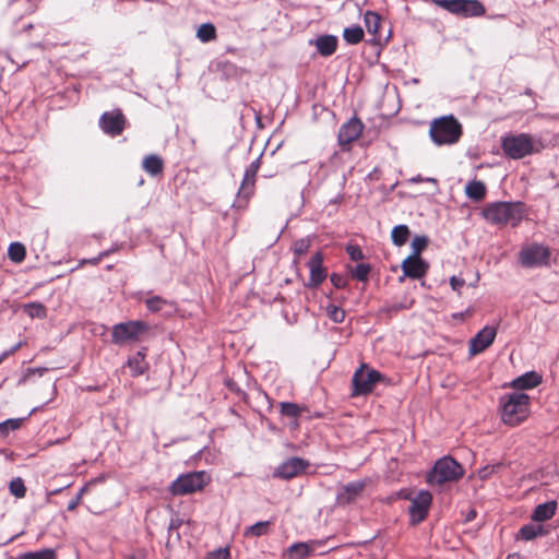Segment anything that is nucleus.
Listing matches in <instances>:
<instances>
[{
	"label": "nucleus",
	"instance_id": "obj_41",
	"mask_svg": "<svg viewBox=\"0 0 559 559\" xmlns=\"http://www.w3.org/2000/svg\"><path fill=\"white\" fill-rule=\"evenodd\" d=\"M328 317L335 323H342L345 320V311L344 309L330 305L326 307Z\"/></svg>",
	"mask_w": 559,
	"mask_h": 559
},
{
	"label": "nucleus",
	"instance_id": "obj_14",
	"mask_svg": "<svg viewBox=\"0 0 559 559\" xmlns=\"http://www.w3.org/2000/svg\"><path fill=\"white\" fill-rule=\"evenodd\" d=\"M309 466V462L300 457H290L283 462L274 471V477L281 479H292L302 474Z\"/></svg>",
	"mask_w": 559,
	"mask_h": 559
},
{
	"label": "nucleus",
	"instance_id": "obj_50",
	"mask_svg": "<svg viewBox=\"0 0 559 559\" xmlns=\"http://www.w3.org/2000/svg\"><path fill=\"white\" fill-rule=\"evenodd\" d=\"M464 284H465V281L463 278H459L456 276H452L450 278V285H451L452 289L455 292L460 293V290L464 286Z\"/></svg>",
	"mask_w": 559,
	"mask_h": 559
},
{
	"label": "nucleus",
	"instance_id": "obj_33",
	"mask_svg": "<svg viewBox=\"0 0 559 559\" xmlns=\"http://www.w3.org/2000/svg\"><path fill=\"white\" fill-rule=\"evenodd\" d=\"M26 255L25 246L21 242H12L8 249V257L14 263H21Z\"/></svg>",
	"mask_w": 559,
	"mask_h": 559
},
{
	"label": "nucleus",
	"instance_id": "obj_26",
	"mask_svg": "<svg viewBox=\"0 0 559 559\" xmlns=\"http://www.w3.org/2000/svg\"><path fill=\"white\" fill-rule=\"evenodd\" d=\"M364 22L367 28V32L372 36H380V28L382 19L380 14L374 11H367L364 14Z\"/></svg>",
	"mask_w": 559,
	"mask_h": 559
},
{
	"label": "nucleus",
	"instance_id": "obj_10",
	"mask_svg": "<svg viewBox=\"0 0 559 559\" xmlns=\"http://www.w3.org/2000/svg\"><path fill=\"white\" fill-rule=\"evenodd\" d=\"M550 249L544 245L534 242L521 249L520 262L525 267L546 266L550 260Z\"/></svg>",
	"mask_w": 559,
	"mask_h": 559
},
{
	"label": "nucleus",
	"instance_id": "obj_40",
	"mask_svg": "<svg viewBox=\"0 0 559 559\" xmlns=\"http://www.w3.org/2000/svg\"><path fill=\"white\" fill-rule=\"evenodd\" d=\"M9 490L16 498H23L25 497L26 493V487L24 485V481L20 477L14 478L10 481Z\"/></svg>",
	"mask_w": 559,
	"mask_h": 559
},
{
	"label": "nucleus",
	"instance_id": "obj_36",
	"mask_svg": "<svg viewBox=\"0 0 559 559\" xmlns=\"http://www.w3.org/2000/svg\"><path fill=\"white\" fill-rule=\"evenodd\" d=\"M197 36L203 43L211 41L216 38V28L211 23L202 24L198 28Z\"/></svg>",
	"mask_w": 559,
	"mask_h": 559
},
{
	"label": "nucleus",
	"instance_id": "obj_7",
	"mask_svg": "<svg viewBox=\"0 0 559 559\" xmlns=\"http://www.w3.org/2000/svg\"><path fill=\"white\" fill-rule=\"evenodd\" d=\"M148 330L150 325L142 320L121 322L112 326L111 342L116 345L136 343L142 341Z\"/></svg>",
	"mask_w": 559,
	"mask_h": 559
},
{
	"label": "nucleus",
	"instance_id": "obj_17",
	"mask_svg": "<svg viewBox=\"0 0 559 559\" xmlns=\"http://www.w3.org/2000/svg\"><path fill=\"white\" fill-rule=\"evenodd\" d=\"M401 267L404 276L413 280H419L427 274L429 264L420 257L408 255L403 260Z\"/></svg>",
	"mask_w": 559,
	"mask_h": 559
},
{
	"label": "nucleus",
	"instance_id": "obj_52",
	"mask_svg": "<svg viewBox=\"0 0 559 559\" xmlns=\"http://www.w3.org/2000/svg\"><path fill=\"white\" fill-rule=\"evenodd\" d=\"M477 515V512L476 510L472 509L468 511V513L466 514V518H465V522H471L473 521Z\"/></svg>",
	"mask_w": 559,
	"mask_h": 559
},
{
	"label": "nucleus",
	"instance_id": "obj_37",
	"mask_svg": "<svg viewBox=\"0 0 559 559\" xmlns=\"http://www.w3.org/2000/svg\"><path fill=\"white\" fill-rule=\"evenodd\" d=\"M20 559H56V552L53 549L45 548L38 551L25 552Z\"/></svg>",
	"mask_w": 559,
	"mask_h": 559
},
{
	"label": "nucleus",
	"instance_id": "obj_51",
	"mask_svg": "<svg viewBox=\"0 0 559 559\" xmlns=\"http://www.w3.org/2000/svg\"><path fill=\"white\" fill-rule=\"evenodd\" d=\"M106 255H108V252H102L97 258L91 259V260H88L87 262H88V263H91V264L96 265V264H98V263L100 262V260H102L104 257H106Z\"/></svg>",
	"mask_w": 559,
	"mask_h": 559
},
{
	"label": "nucleus",
	"instance_id": "obj_20",
	"mask_svg": "<svg viewBox=\"0 0 559 559\" xmlns=\"http://www.w3.org/2000/svg\"><path fill=\"white\" fill-rule=\"evenodd\" d=\"M366 485V480L353 481L345 485L337 496V501L342 504L352 503L362 493Z\"/></svg>",
	"mask_w": 559,
	"mask_h": 559
},
{
	"label": "nucleus",
	"instance_id": "obj_29",
	"mask_svg": "<svg viewBox=\"0 0 559 559\" xmlns=\"http://www.w3.org/2000/svg\"><path fill=\"white\" fill-rule=\"evenodd\" d=\"M280 412L283 416L297 419L304 411H306L305 407L290 402H281L278 404Z\"/></svg>",
	"mask_w": 559,
	"mask_h": 559
},
{
	"label": "nucleus",
	"instance_id": "obj_3",
	"mask_svg": "<svg viewBox=\"0 0 559 559\" xmlns=\"http://www.w3.org/2000/svg\"><path fill=\"white\" fill-rule=\"evenodd\" d=\"M501 147L509 158L521 159L540 153L545 146L542 140L528 133H520L502 138Z\"/></svg>",
	"mask_w": 559,
	"mask_h": 559
},
{
	"label": "nucleus",
	"instance_id": "obj_42",
	"mask_svg": "<svg viewBox=\"0 0 559 559\" xmlns=\"http://www.w3.org/2000/svg\"><path fill=\"white\" fill-rule=\"evenodd\" d=\"M503 467L502 463L486 465L478 471V477L481 480L489 479L493 474H497Z\"/></svg>",
	"mask_w": 559,
	"mask_h": 559
},
{
	"label": "nucleus",
	"instance_id": "obj_24",
	"mask_svg": "<svg viewBox=\"0 0 559 559\" xmlns=\"http://www.w3.org/2000/svg\"><path fill=\"white\" fill-rule=\"evenodd\" d=\"M556 510L557 502L554 500L540 503L535 508L531 518L535 522H544L550 520L556 514Z\"/></svg>",
	"mask_w": 559,
	"mask_h": 559
},
{
	"label": "nucleus",
	"instance_id": "obj_55",
	"mask_svg": "<svg viewBox=\"0 0 559 559\" xmlns=\"http://www.w3.org/2000/svg\"><path fill=\"white\" fill-rule=\"evenodd\" d=\"M506 559H523V558L520 554L514 552V554L508 555Z\"/></svg>",
	"mask_w": 559,
	"mask_h": 559
},
{
	"label": "nucleus",
	"instance_id": "obj_59",
	"mask_svg": "<svg viewBox=\"0 0 559 559\" xmlns=\"http://www.w3.org/2000/svg\"><path fill=\"white\" fill-rule=\"evenodd\" d=\"M60 491H61V489H56V490H53L51 493H52V495H57V493H59Z\"/></svg>",
	"mask_w": 559,
	"mask_h": 559
},
{
	"label": "nucleus",
	"instance_id": "obj_44",
	"mask_svg": "<svg viewBox=\"0 0 559 559\" xmlns=\"http://www.w3.org/2000/svg\"><path fill=\"white\" fill-rule=\"evenodd\" d=\"M414 301L409 302H401V304H393L391 306H386L382 309L384 313H386L389 317L395 316L399 311L409 309L412 308Z\"/></svg>",
	"mask_w": 559,
	"mask_h": 559
},
{
	"label": "nucleus",
	"instance_id": "obj_39",
	"mask_svg": "<svg viewBox=\"0 0 559 559\" xmlns=\"http://www.w3.org/2000/svg\"><path fill=\"white\" fill-rule=\"evenodd\" d=\"M429 242V239L427 236L420 235L415 236L412 241V254L411 255H417L420 257L421 252L427 248Z\"/></svg>",
	"mask_w": 559,
	"mask_h": 559
},
{
	"label": "nucleus",
	"instance_id": "obj_49",
	"mask_svg": "<svg viewBox=\"0 0 559 559\" xmlns=\"http://www.w3.org/2000/svg\"><path fill=\"white\" fill-rule=\"evenodd\" d=\"M330 280H331V283H332L336 288H343V287H345V286H346V284H347L346 278H345L343 275L337 274V273H333V274H331Z\"/></svg>",
	"mask_w": 559,
	"mask_h": 559
},
{
	"label": "nucleus",
	"instance_id": "obj_4",
	"mask_svg": "<svg viewBox=\"0 0 559 559\" xmlns=\"http://www.w3.org/2000/svg\"><path fill=\"white\" fill-rule=\"evenodd\" d=\"M429 133L437 145L454 144L462 135V126L453 116H445L431 122Z\"/></svg>",
	"mask_w": 559,
	"mask_h": 559
},
{
	"label": "nucleus",
	"instance_id": "obj_45",
	"mask_svg": "<svg viewBox=\"0 0 559 559\" xmlns=\"http://www.w3.org/2000/svg\"><path fill=\"white\" fill-rule=\"evenodd\" d=\"M310 247V241L308 239H298L293 245V250L296 255L300 257L305 254Z\"/></svg>",
	"mask_w": 559,
	"mask_h": 559
},
{
	"label": "nucleus",
	"instance_id": "obj_23",
	"mask_svg": "<svg viewBox=\"0 0 559 559\" xmlns=\"http://www.w3.org/2000/svg\"><path fill=\"white\" fill-rule=\"evenodd\" d=\"M316 47L323 57L332 56L337 48V38L333 35H323L317 38Z\"/></svg>",
	"mask_w": 559,
	"mask_h": 559
},
{
	"label": "nucleus",
	"instance_id": "obj_38",
	"mask_svg": "<svg viewBox=\"0 0 559 559\" xmlns=\"http://www.w3.org/2000/svg\"><path fill=\"white\" fill-rule=\"evenodd\" d=\"M370 271H371V267L369 264L360 263V264H357L355 267H353L350 270V273H352L353 278L360 281V282H366L368 280Z\"/></svg>",
	"mask_w": 559,
	"mask_h": 559
},
{
	"label": "nucleus",
	"instance_id": "obj_31",
	"mask_svg": "<svg viewBox=\"0 0 559 559\" xmlns=\"http://www.w3.org/2000/svg\"><path fill=\"white\" fill-rule=\"evenodd\" d=\"M409 234V228L406 225H397L391 231L392 242L397 247H402L407 242Z\"/></svg>",
	"mask_w": 559,
	"mask_h": 559
},
{
	"label": "nucleus",
	"instance_id": "obj_57",
	"mask_svg": "<svg viewBox=\"0 0 559 559\" xmlns=\"http://www.w3.org/2000/svg\"><path fill=\"white\" fill-rule=\"evenodd\" d=\"M15 3L16 4H20V3H24L25 4V3H27V1L26 0H16Z\"/></svg>",
	"mask_w": 559,
	"mask_h": 559
},
{
	"label": "nucleus",
	"instance_id": "obj_60",
	"mask_svg": "<svg viewBox=\"0 0 559 559\" xmlns=\"http://www.w3.org/2000/svg\"><path fill=\"white\" fill-rule=\"evenodd\" d=\"M94 390H96V388H93V386L88 388V391H94Z\"/></svg>",
	"mask_w": 559,
	"mask_h": 559
},
{
	"label": "nucleus",
	"instance_id": "obj_25",
	"mask_svg": "<svg viewBox=\"0 0 559 559\" xmlns=\"http://www.w3.org/2000/svg\"><path fill=\"white\" fill-rule=\"evenodd\" d=\"M142 168L151 176L160 175L164 170V160L156 154L147 155L143 158Z\"/></svg>",
	"mask_w": 559,
	"mask_h": 559
},
{
	"label": "nucleus",
	"instance_id": "obj_46",
	"mask_svg": "<svg viewBox=\"0 0 559 559\" xmlns=\"http://www.w3.org/2000/svg\"><path fill=\"white\" fill-rule=\"evenodd\" d=\"M346 252L353 261H360L364 259V253L358 246L349 245L346 248Z\"/></svg>",
	"mask_w": 559,
	"mask_h": 559
},
{
	"label": "nucleus",
	"instance_id": "obj_16",
	"mask_svg": "<svg viewBox=\"0 0 559 559\" xmlns=\"http://www.w3.org/2000/svg\"><path fill=\"white\" fill-rule=\"evenodd\" d=\"M260 168V157L253 160L245 171L241 186L238 190V197L248 201L255 190L257 174Z\"/></svg>",
	"mask_w": 559,
	"mask_h": 559
},
{
	"label": "nucleus",
	"instance_id": "obj_47",
	"mask_svg": "<svg viewBox=\"0 0 559 559\" xmlns=\"http://www.w3.org/2000/svg\"><path fill=\"white\" fill-rule=\"evenodd\" d=\"M87 491V486H83L78 492L76 497L68 503V511H74L81 503L84 493Z\"/></svg>",
	"mask_w": 559,
	"mask_h": 559
},
{
	"label": "nucleus",
	"instance_id": "obj_13",
	"mask_svg": "<svg viewBox=\"0 0 559 559\" xmlns=\"http://www.w3.org/2000/svg\"><path fill=\"white\" fill-rule=\"evenodd\" d=\"M99 126L106 134L118 136L126 128V117L120 109L106 111L99 119Z\"/></svg>",
	"mask_w": 559,
	"mask_h": 559
},
{
	"label": "nucleus",
	"instance_id": "obj_56",
	"mask_svg": "<svg viewBox=\"0 0 559 559\" xmlns=\"http://www.w3.org/2000/svg\"><path fill=\"white\" fill-rule=\"evenodd\" d=\"M412 181L413 182H421V181H424V179L420 176H418L417 178H413Z\"/></svg>",
	"mask_w": 559,
	"mask_h": 559
},
{
	"label": "nucleus",
	"instance_id": "obj_5",
	"mask_svg": "<svg viewBox=\"0 0 559 559\" xmlns=\"http://www.w3.org/2000/svg\"><path fill=\"white\" fill-rule=\"evenodd\" d=\"M464 475L463 466L450 456L438 460L432 469L427 474L426 480L429 485H443L456 481Z\"/></svg>",
	"mask_w": 559,
	"mask_h": 559
},
{
	"label": "nucleus",
	"instance_id": "obj_27",
	"mask_svg": "<svg viewBox=\"0 0 559 559\" xmlns=\"http://www.w3.org/2000/svg\"><path fill=\"white\" fill-rule=\"evenodd\" d=\"M546 534L547 531L539 524H526L519 531V537L524 540H533L534 538Z\"/></svg>",
	"mask_w": 559,
	"mask_h": 559
},
{
	"label": "nucleus",
	"instance_id": "obj_35",
	"mask_svg": "<svg viewBox=\"0 0 559 559\" xmlns=\"http://www.w3.org/2000/svg\"><path fill=\"white\" fill-rule=\"evenodd\" d=\"M270 525H271L270 521L258 522V523L249 526L245 531V536L260 537V536L266 535L270 531Z\"/></svg>",
	"mask_w": 559,
	"mask_h": 559
},
{
	"label": "nucleus",
	"instance_id": "obj_12",
	"mask_svg": "<svg viewBox=\"0 0 559 559\" xmlns=\"http://www.w3.org/2000/svg\"><path fill=\"white\" fill-rule=\"evenodd\" d=\"M432 502V495L427 490H421L411 500L409 516L413 524L423 522L429 512Z\"/></svg>",
	"mask_w": 559,
	"mask_h": 559
},
{
	"label": "nucleus",
	"instance_id": "obj_11",
	"mask_svg": "<svg viewBox=\"0 0 559 559\" xmlns=\"http://www.w3.org/2000/svg\"><path fill=\"white\" fill-rule=\"evenodd\" d=\"M364 128L362 121L356 116L352 117L340 127L337 142L342 151H350L352 144L360 138Z\"/></svg>",
	"mask_w": 559,
	"mask_h": 559
},
{
	"label": "nucleus",
	"instance_id": "obj_48",
	"mask_svg": "<svg viewBox=\"0 0 559 559\" xmlns=\"http://www.w3.org/2000/svg\"><path fill=\"white\" fill-rule=\"evenodd\" d=\"M230 552L227 548H219L213 552H210L205 559H229Z\"/></svg>",
	"mask_w": 559,
	"mask_h": 559
},
{
	"label": "nucleus",
	"instance_id": "obj_1",
	"mask_svg": "<svg viewBox=\"0 0 559 559\" xmlns=\"http://www.w3.org/2000/svg\"><path fill=\"white\" fill-rule=\"evenodd\" d=\"M525 205L522 202H492L483 209L484 218L496 226L511 225L516 227L523 221Z\"/></svg>",
	"mask_w": 559,
	"mask_h": 559
},
{
	"label": "nucleus",
	"instance_id": "obj_19",
	"mask_svg": "<svg viewBox=\"0 0 559 559\" xmlns=\"http://www.w3.org/2000/svg\"><path fill=\"white\" fill-rule=\"evenodd\" d=\"M323 257L317 252L309 261L310 277L307 284L308 287H318L326 277V271L322 266Z\"/></svg>",
	"mask_w": 559,
	"mask_h": 559
},
{
	"label": "nucleus",
	"instance_id": "obj_54",
	"mask_svg": "<svg viewBox=\"0 0 559 559\" xmlns=\"http://www.w3.org/2000/svg\"><path fill=\"white\" fill-rule=\"evenodd\" d=\"M23 343L22 342H19L17 344H15L14 346L11 347V353L15 354L21 347H22Z\"/></svg>",
	"mask_w": 559,
	"mask_h": 559
},
{
	"label": "nucleus",
	"instance_id": "obj_53",
	"mask_svg": "<svg viewBox=\"0 0 559 559\" xmlns=\"http://www.w3.org/2000/svg\"><path fill=\"white\" fill-rule=\"evenodd\" d=\"M13 355V353H11V348L3 352L1 355H0V364L5 359L8 358L9 356Z\"/></svg>",
	"mask_w": 559,
	"mask_h": 559
},
{
	"label": "nucleus",
	"instance_id": "obj_9",
	"mask_svg": "<svg viewBox=\"0 0 559 559\" xmlns=\"http://www.w3.org/2000/svg\"><path fill=\"white\" fill-rule=\"evenodd\" d=\"M433 3L463 17H478L486 13L485 5L478 0H433Z\"/></svg>",
	"mask_w": 559,
	"mask_h": 559
},
{
	"label": "nucleus",
	"instance_id": "obj_22",
	"mask_svg": "<svg viewBox=\"0 0 559 559\" xmlns=\"http://www.w3.org/2000/svg\"><path fill=\"white\" fill-rule=\"evenodd\" d=\"M542 383V376L535 371L526 372L511 382V386L516 390L534 389Z\"/></svg>",
	"mask_w": 559,
	"mask_h": 559
},
{
	"label": "nucleus",
	"instance_id": "obj_28",
	"mask_svg": "<svg viewBox=\"0 0 559 559\" xmlns=\"http://www.w3.org/2000/svg\"><path fill=\"white\" fill-rule=\"evenodd\" d=\"M465 193L467 198L473 201H481L486 195V187L484 182L478 180L469 181L465 187Z\"/></svg>",
	"mask_w": 559,
	"mask_h": 559
},
{
	"label": "nucleus",
	"instance_id": "obj_6",
	"mask_svg": "<svg viewBox=\"0 0 559 559\" xmlns=\"http://www.w3.org/2000/svg\"><path fill=\"white\" fill-rule=\"evenodd\" d=\"M211 477L204 471L190 472L178 476L169 486L173 496H187L204 489Z\"/></svg>",
	"mask_w": 559,
	"mask_h": 559
},
{
	"label": "nucleus",
	"instance_id": "obj_2",
	"mask_svg": "<svg viewBox=\"0 0 559 559\" xmlns=\"http://www.w3.org/2000/svg\"><path fill=\"white\" fill-rule=\"evenodd\" d=\"M530 396L523 392L502 395L499 401L502 421L510 427L521 425L530 416Z\"/></svg>",
	"mask_w": 559,
	"mask_h": 559
},
{
	"label": "nucleus",
	"instance_id": "obj_32",
	"mask_svg": "<svg viewBox=\"0 0 559 559\" xmlns=\"http://www.w3.org/2000/svg\"><path fill=\"white\" fill-rule=\"evenodd\" d=\"M23 311L32 319H44L47 316L46 307L40 302H29L22 307Z\"/></svg>",
	"mask_w": 559,
	"mask_h": 559
},
{
	"label": "nucleus",
	"instance_id": "obj_21",
	"mask_svg": "<svg viewBox=\"0 0 559 559\" xmlns=\"http://www.w3.org/2000/svg\"><path fill=\"white\" fill-rule=\"evenodd\" d=\"M321 544V542L317 540H311L308 543H295L286 550V558L306 559L314 551L316 546Z\"/></svg>",
	"mask_w": 559,
	"mask_h": 559
},
{
	"label": "nucleus",
	"instance_id": "obj_34",
	"mask_svg": "<svg viewBox=\"0 0 559 559\" xmlns=\"http://www.w3.org/2000/svg\"><path fill=\"white\" fill-rule=\"evenodd\" d=\"M146 308L151 312H158L166 306H171V302L160 296H150L144 300Z\"/></svg>",
	"mask_w": 559,
	"mask_h": 559
},
{
	"label": "nucleus",
	"instance_id": "obj_58",
	"mask_svg": "<svg viewBox=\"0 0 559 559\" xmlns=\"http://www.w3.org/2000/svg\"><path fill=\"white\" fill-rule=\"evenodd\" d=\"M124 559H139V558L136 556L132 555V556H129V557H127Z\"/></svg>",
	"mask_w": 559,
	"mask_h": 559
},
{
	"label": "nucleus",
	"instance_id": "obj_18",
	"mask_svg": "<svg viewBox=\"0 0 559 559\" xmlns=\"http://www.w3.org/2000/svg\"><path fill=\"white\" fill-rule=\"evenodd\" d=\"M146 347H142L140 350L129 356L124 367L130 370V374L134 378L143 376L150 369V364L146 360Z\"/></svg>",
	"mask_w": 559,
	"mask_h": 559
},
{
	"label": "nucleus",
	"instance_id": "obj_15",
	"mask_svg": "<svg viewBox=\"0 0 559 559\" xmlns=\"http://www.w3.org/2000/svg\"><path fill=\"white\" fill-rule=\"evenodd\" d=\"M497 330L493 326L486 325L471 341L468 352L476 356L486 350L495 341Z\"/></svg>",
	"mask_w": 559,
	"mask_h": 559
},
{
	"label": "nucleus",
	"instance_id": "obj_43",
	"mask_svg": "<svg viewBox=\"0 0 559 559\" xmlns=\"http://www.w3.org/2000/svg\"><path fill=\"white\" fill-rule=\"evenodd\" d=\"M21 426L20 419H8L0 423V438H5L10 430H16Z\"/></svg>",
	"mask_w": 559,
	"mask_h": 559
},
{
	"label": "nucleus",
	"instance_id": "obj_30",
	"mask_svg": "<svg viewBox=\"0 0 559 559\" xmlns=\"http://www.w3.org/2000/svg\"><path fill=\"white\" fill-rule=\"evenodd\" d=\"M343 37L347 44L357 45L364 39V29L359 25L346 27L343 32Z\"/></svg>",
	"mask_w": 559,
	"mask_h": 559
},
{
	"label": "nucleus",
	"instance_id": "obj_8",
	"mask_svg": "<svg viewBox=\"0 0 559 559\" xmlns=\"http://www.w3.org/2000/svg\"><path fill=\"white\" fill-rule=\"evenodd\" d=\"M384 374L370 368L367 364H361L352 379L353 395L358 396L371 393L374 385L378 382L384 381Z\"/></svg>",
	"mask_w": 559,
	"mask_h": 559
}]
</instances>
